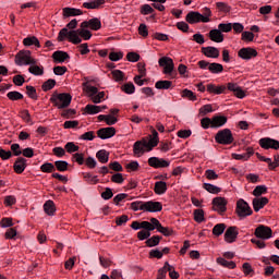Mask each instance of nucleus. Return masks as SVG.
<instances>
[{
  "label": "nucleus",
  "mask_w": 279,
  "mask_h": 279,
  "mask_svg": "<svg viewBox=\"0 0 279 279\" xmlns=\"http://www.w3.org/2000/svg\"><path fill=\"white\" fill-rule=\"evenodd\" d=\"M65 38H68L69 41L73 45H80V43H82V38L85 40H90V38H93V34L90 31L84 29L83 27L77 31H69L68 28H62L59 32L58 40L59 43H62Z\"/></svg>",
  "instance_id": "nucleus-1"
},
{
  "label": "nucleus",
  "mask_w": 279,
  "mask_h": 279,
  "mask_svg": "<svg viewBox=\"0 0 279 279\" xmlns=\"http://www.w3.org/2000/svg\"><path fill=\"white\" fill-rule=\"evenodd\" d=\"M160 140L158 138V131L153 130V137L147 140L137 141L133 145V154L141 158L146 151H151L154 147H158Z\"/></svg>",
  "instance_id": "nucleus-2"
},
{
  "label": "nucleus",
  "mask_w": 279,
  "mask_h": 279,
  "mask_svg": "<svg viewBox=\"0 0 279 279\" xmlns=\"http://www.w3.org/2000/svg\"><path fill=\"white\" fill-rule=\"evenodd\" d=\"M131 208L135 213L138 210H143L144 213H160L162 210V203L156 201H135L131 203Z\"/></svg>",
  "instance_id": "nucleus-3"
},
{
  "label": "nucleus",
  "mask_w": 279,
  "mask_h": 279,
  "mask_svg": "<svg viewBox=\"0 0 279 279\" xmlns=\"http://www.w3.org/2000/svg\"><path fill=\"white\" fill-rule=\"evenodd\" d=\"M72 99L73 97L71 96V94H59L57 92H54L50 97L51 104H53V106H56V108H58L59 110H64V108H69V106H71Z\"/></svg>",
  "instance_id": "nucleus-4"
},
{
  "label": "nucleus",
  "mask_w": 279,
  "mask_h": 279,
  "mask_svg": "<svg viewBox=\"0 0 279 279\" xmlns=\"http://www.w3.org/2000/svg\"><path fill=\"white\" fill-rule=\"evenodd\" d=\"M215 141L218 145H232L234 143V135L230 129H222L215 135Z\"/></svg>",
  "instance_id": "nucleus-5"
},
{
  "label": "nucleus",
  "mask_w": 279,
  "mask_h": 279,
  "mask_svg": "<svg viewBox=\"0 0 279 279\" xmlns=\"http://www.w3.org/2000/svg\"><path fill=\"white\" fill-rule=\"evenodd\" d=\"M235 213L240 219H245L246 217H250L253 215L252 207H250V204L245 202V199L240 198L236 202Z\"/></svg>",
  "instance_id": "nucleus-6"
},
{
  "label": "nucleus",
  "mask_w": 279,
  "mask_h": 279,
  "mask_svg": "<svg viewBox=\"0 0 279 279\" xmlns=\"http://www.w3.org/2000/svg\"><path fill=\"white\" fill-rule=\"evenodd\" d=\"M15 64H17V66H23V64L31 66V64H37V61L32 58V51L22 50L15 56Z\"/></svg>",
  "instance_id": "nucleus-7"
},
{
  "label": "nucleus",
  "mask_w": 279,
  "mask_h": 279,
  "mask_svg": "<svg viewBox=\"0 0 279 279\" xmlns=\"http://www.w3.org/2000/svg\"><path fill=\"white\" fill-rule=\"evenodd\" d=\"M199 69L209 71V73L219 74L223 73V65L220 63H210L206 60L198 61Z\"/></svg>",
  "instance_id": "nucleus-8"
},
{
  "label": "nucleus",
  "mask_w": 279,
  "mask_h": 279,
  "mask_svg": "<svg viewBox=\"0 0 279 279\" xmlns=\"http://www.w3.org/2000/svg\"><path fill=\"white\" fill-rule=\"evenodd\" d=\"M86 89L93 104H101V101H104V97H106V92H99V89L93 85H88Z\"/></svg>",
  "instance_id": "nucleus-9"
},
{
  "label": "nucleus",
  "mask_w": 279,
  "mask_h": 279,
  "mask_svg": "<svg viewBox=\"0 0 279 279\" xmlns=\"http://www.w3.org/2000/svg\"><path fill=\"white\" fill-rule=\"evenodd\" d=\"M185 20L190 25H195V23H210V19L204 17L202 13L195 11L189 12Z\"/></svg>",
  "instance_id": "nucleus-10"
},
{
  "label": "nucleus",
  "mask_w": 279,
  "mask_h": 279,
  "mask_svg": "<svg viewBox=\"0 0 279 279\" xmlns=\"http://www.w3.org/2000/svg\"><path fill=\"white\" fill-rule=\"evenodd\" d=\"M255 236L257 239H263L264 241H267L268 239H271V236H272L271 228H269L265 225H259L255 229Z\"/></svg>",
  "instance_id": "nucleus-11"
},
{
  "label": "nucleus",
  "mask_w": 279,
  "mask_h": 279,
  "mask_svg": "<svg viewBox=\"0 0 279 279\" xmlns=\"http://www.w3.org/2000/svg\"><path fill=\"white\" fill-rule=\"evenodd\" d=\"M159 66H163L165 75H171L173 73L174 64L173 59L169 57H162L158 61Z\"/></svg>",
  "instance_id": "nucleus-12"
},
{
  "label": "nucleus",
  "mask_w": 279,
  "mask_h": 279,
  "mask_svg": "<svg viewBox=\"0 0 279 279\" xmlns=\"http://www.w3.org/2000/svg\"><path fill=\"white\" fill-rule=\"evenodd\" d=\"M149 167H153V169H166L171 165V161L158 157H150L148 159Z\"/></svg>",
  "instance_id": "nucleus-13"
},
{
  "label": "nucleus",
  "mask_w": 279,
  "mask_h": 279,
  "mask_svg": "<svg viewBox=\"0 0 279 279\" xmlns=\"http://www.w3.org/2000/svg\"><path fill=\"white\" fill-rule=\"evenodd\" d=\"M238 56L242 60H252V58H256V56H258V51L252 47L241 48Z\"/></svg>",
  "instance_id": "nucleus-14"
},
{
  "label": "nucleus",
  "mask_w": 279,
  "mask_h": 279,
  "mask_svg": "<svg viewBox=\"0 0 279 279\" xmlns=\"http://www.w3.org/2000/svg\"><path fill=\"white\" fill-rule=\"evenodd\" d=\"M259 146L263 149H279V141L270 137H263L259 140Z\"/></svg>",
  "instance_id": "nucleus-15"
},
{
  "label": "nucleus",
  "mask_w": 279,
  "mask_h": 279,
  "mask_svg": "<svg viewBox=\"0 0 279 279\" xmlns=\"http://www.w3.org/2000/svg\"><path fill=\"white\" fill-rule=\"evenodd\" d=\"M213 206H214V210H216V213H219L220 215L226 213V210H228V208L226 206H228V201H226V198L223 197H215L213 199Z\"/></svg>",
  "instance_id": "nucleus-16"
},
{
  "label": "nucleus",
  "mask_w": 279,
  "mask_h": 279,
  "mask_svg": "<svg viewBox=\"0 0 279 279\" xmlns=\"http://www.w3.org/2000/svg\"><path fill=\"white\" fill-rule=\"evenodd\" d=\"M81 27L83 29L90 27L94 32H99V29H101V21L97 17H94V19H90L89 21H84L81 24Z\"/></svg>",
  "instance_id": "nucleus-17"
},
{
  "label": "nucleus",
  "mask_w": 279,
  "mask_h": 279,
  "mask_svg": "<svg viewBox=\"0 0 279 279\" xmlns=\"http://www.w3.org/2000/svg\"><path fill=\"white\" fill-rule=\"evenodd\" d=\"M117 134V129L109 126V128H102L97 131L98 138H101V141H106L107 138H112Z\"/></svg>",
  "instance_id": "nucleus-18"
},
{
  "label": "nucleus",
  "mask_w": 279,
  "mask_h": 279,
  "mask_svg": "<svg viewBox=\"0 0 279 279\" xmlns=\"http://www.w3.org/2000/svg\"><path fill=\"white\" fill-rule=\"evenodd\" d=\"M238 236H239V228L236 227H229L225 232V241L227 243H234Z\"/></svg>",
  "instance_id": "nucleus-19"
},
{
  "label": "nucleus",
  "mask_w": 279,
  "mask_h": 279,
  "mask_svg": "<svg viewBox=\"0 0 279 279\" xmlns=\"http://www.w3.org/2000/svg\"><path fill=\"white\" fill-rule=\"evenodd\" d=\"M227 88L228 90H231V93H233L238 99H244L246 96V92L243 90V88H241V86H239L236 83H228Z\"/></svg>",
  "instance_id": "nucleus-20"
},
{
  "label": "nucleus",
  "mask_w": 279,
  "mask_h": 279,
  "mask_svg": "<svg viewBox=\"0 0 279 279\" xmlns=\"http://www.w3.org/2000/svg\"><path fill=\"white\" fill-rule=\"evenodd\" d=\"M144 230H149L150 232H154V230L159 231L162 225L160 223V220L157 218H150L149 221H143Z\"/></svg>",
  "instance_id": "nucleus-21"
},
{
  "label": "nucleus",
  "mask_w": 279,
  "mask_h": 279,
  "mask_svg": "<svg viewBox=\"0 0 279 279\" xmlns=\"http://www.w3.org/2000/svg\"><path fill=\"white\" fill-rule=\"evenodd\" d=\"M211 119H213L211 128L214 129L223 128V125L228 123V117L222 116L221 113L215 114Z\"/></svg>",
  "instance_id": "nucleus-22"
},
{
  "label": "nucleus",
  "mask_w": 279,
  "mask_h": 279,
  "mask_svg": "<svg viewBox=\"0 0 279 279\" xmlns=\"http://www.w3.org/2000/svg\"><path fill=\"white\" fill-rule=\"evenodd\" d=\"M14 171L15 173H23V171H25V169L27 168V159L23 158V157H19L14 165H13Z\"/></svg>",
  "instance_id": "nucleus-23"
},
{
  "label": "nucleus",
  "mask_w": 279,
  "mask_h": 279,
  "mask_svg": "<svg viewBox=\"0 0 279 279\" xmlns=\"http://www.w3.org/2000/svg\"><path fill=\"white\" fill-rule=\"evenodd\" d=\"M70 58L71 57L69 56V53L62 50H57L52 53V59L58 64H62V62H66V60H69Z\"/></svg>",
  "instance_id": "nucleus-24"
},
{
  "label": "nucleus",
  "mask_w": 279,
  "mask_h": 279,
  "mask_svg": "<svg viewBox=\"0 0 279 279\" xmlns=\"http://www.w3.org/2000/svg\"><path fill=\"white\" fill-rule=\"evenodd\" d=\"M269 204V198L267 197H256L253 198V208L255 213H258V210L265 208Z\"/></svg>",
  "instance_id": "nucleus-25"
},
{
  "label": "nucleus",
  "mask_w": 279,
  "mask_h": 279,
  "mask_svg": "<svg viewBox=\"0 0 279 279\" xmlns=\"http://www.w3.org/2000/svg\"><path fill=\"white\" fill-rule=\"evenodd\" d=\"M226 85H215V84H208L207 85V93H210L211 95H223L226 93Z\"/></svg>",
  "instance_id": "nucleus-26"
},
{
  "label": "nucleus",
  "mask_w": 279,
  "mask_h": 279,
  "mask_svg": "<svg viewBox=\"0 0 279 279\" xmlns=\"http://www.w3.org/2000/svg\"><path fill=\"white\" fill-rule=\"evenodd\" d=\"M202 53L206 56V58H218L219 57V49L208 46L202 48Z\"/></svg>",
  "instance_id": "nucleus-27"
},
{
  "label": "nucleus",
  "mask_w": 279,
  "mask_h": 279,
  "mask_svg": "<svg viewBox=\"0 0 279 279\" xmlns=\"http://www.w3.org/2000/svg\"><path fill=\"white\" fill-rule=\"evenodd\" d=\"M209 39L213 40V43H223V35L221 31L218 28H214L208 33Z\"/></svg>",
  "instance_id": "nucleus-28"
},
{
  "label": "nucleus",
  "mask_w": 279,
  "mask_h": 279,
  "mask_svg": "<svg viewBox=\"0 0 279 279\" xmlns=\"http://www.w3.org/2000/svg\"><path fill=\"white\" fill-rule=\"evenodd\" d=\"M24 47H37V49H40V41L38 40V37L36 36H28L23 39Z\"/></svg>",
  "instance_id": "nucleus-29"
},
{
  "label": "nucleus",
  "mask_w": 279,
  "mask_h": 279,
  "mask_svg": "<svg viewBox=\"0 0 279 279\" xmlns=\"http://www.w3.org/2000/svg\"><path fill=\"white\" fill-rule=\"evenodd\" d=\"M254 156V148L248 147L246 148V153L244 154H233L232 158L234 160H250V157Z\"/></svg>",
  "instance_id": "nucleus-30"
},
{
  "label": "nucleus",
  "mask_w": 279,
  "mask_h": 279,
  "mask_svg": "<svg viewBox=\"0 0 279 279\" xmlns=\"http://www.w3.org/2000/svg\"><path fill=\"white\" fill-rule=\"evenodd\" d=\"M154 191L156 195H165L167 193V182L157 181L155 183Z\"/></svg>",
  "instance_id": "nucleus-31"
},
{
  "label": "nucleus",
  "mask_w": 279,
  "mask_h": 279,
  "mask_svg": "<svg viewBox=\"0 0 279 279\" xmlns=\"http://www.w3.org/2000/svg\"><path fill=\"white\" fill-rule=\"evenodd\" d=\"M96 158L101 162L102 165H106L110 158V153L106 149H100L96 153Z\"/></svg>",
  "instance_id": "nucleus-32"
},
{
  "label": "nucleus",
  "mask_w": 279,
  "mask_h": 279,
  "mask_svg": "<svg viewBox=\"0 0 279 279\" xmlns=\"http://www.w3.org/2000/svg\"><path fill=\"white\" fill-rule=\"evenodd\" d=\"M171 86H173V82L171 81H157L155 83V88H157V90H169Z\"/></svg>",
  "instance_id": "nucleus-33"
},
{
  "label": "nucleus",
  "mask_w": 279,
  "mask_h": 279,
  "mask_svg": "<svg viewBox=\"0 0 279 279\" xmlns=\"http://www.w3.org/2000/svg\"><path fill=\"white\" fill-rule=\"evenodd\" d=\"M160 241H162V236L153 235L146 240V247H156L157 245H160Z\"/></svg>",
  "instance_id": "nucleus-34"
},
{
  "label": "nucleus",
  "mask_w": 279,
  "mask_h": 279,
  "mask_svg": "<svg viewBox=\"0 0 279 279\" xmlns=\"http://www.w3.org/2000/svg\"><path fill=\"white\" fill-rule=\"evenodd\" d=\"M28 73H32V75H45V68L43 65L31 64L28 68Z\"/></svg>",
  "instance_id": "nucleus-35"
},
{
  "label": "nucleus",
  "mask_w": 279,
  "mask_h": 279,
  "mask_svg": "<svg viewBox=\"0 0 279 279\" xmlns=\"http://www.w3.org/2000/svg\"><path fill=\"white\" fill-rule=\"evenodd\" d=\"M217 263H218V265H221V267H226L227 269H235L236 268V263L228 262V259H226L223 257H218Z\"/></svg>",
  "instance_id": "nucleus-36"
},
{
  "label": "nucleus",
  "mask_w": 279,
  "mask_h": 279,
  "mask_svg": "<svg viewBox=\"0 0 279 279\" xmlns=\"http://www.w3.org/2000/svg\"><path fill=\"white\" fill-rule=\"evenodd\" d=\"M82 14V10L75 8H64L63 9V16H80Z\"/></svg>",
  "instance_id": "nucleus-37"
},
{
  "label": "nucleus",
  "mask_w": 279,
  "mask_h": 279,
  "mask_svg": "<svg viewBox=\"0 0 279 279\" xmlns=\"http://www.w3.org/2000/svg\"><path fill=\"white\" fill-rule=\"evenodd\" d=\"M84 111L86 114H99V112H101V106L86 105Z\"/></svg>",
  "instance_id": "nucleus-38"
},
{
  "label": "nucleus",
  "mask_w": 279,
  "mask_h": 279,
  "mask_svg": "<svg viewBox=\"0 0 279 279\" xmlns=\"http://www.w3.org/2000/svg\"><path fill=\"white\" fill-rule=\"evenodd\" d=\"M104 5V1H89L83 3V8H86L87 10H99Z\"/></svg>",
  "instance_id": "nucleus-39"
},
{
  "label": "nucleus",
  "mask_w": 279,
  "mask_h": 279,
  "mask_svg": "<svg viewBox=\"0 0 279 279\" xmlns=\"http://www.w3.org/2000/svg\"><path fill=\"white\" fill-rule=\"evenodd\" d=\"M203 189H205V191H207L208 193H213L214 195L221 193V187L210 183H204Z\"/></svg>",
  "instance_id": "nucleus-40"
},
{
  "label": "nucleus",
  "mask_w": 279,
  "mask_h": 279,
  "mask_svg": "<svg viewBox=\"0 0 279 279\" xmlns=\"http://www.w3.org/2000/svg\"><path fill=\"white\" fill-rule=\"evenodd\" d=\"M44 210L49 216L53 215V213H56V204L53 203V201H47L44 204Z\"/></svg>",
  "instance_id": "nucleus-41"
},
{
  "label": "nucleus",
  "mask_w": 279,
  "mask_h": 279,
  "mask_svg": "<svg viewBox=\"0 0 279 279\" xmlns=\"http://www.w3.org/2000/svg\"><path fill=\"white\" fill-rule=\"evenodd\" d=\"M121 89L126 95H134V93L136 92V87L134 86V83H132V82H129V83H125L124 85H122Z\"/></svg>",
  "instance_id": "nucleus-42"
},
{
  "label": "nucleus",
  "mask_w": 279,
  "mask_h": 279,
  "mask_svg": "<svg viewBox=\"0 0 279 279\" xmlns=\"http://www.w3.org/2000/svg\"><path fill=\"white\" fill-rule=\"evenodd\" d=\"M43 173H53L56 171V165L51 162H45L40 166Z\"/></svg>",
  "instance_id": "nucleus-43"
},
{
  "label": "nucleus",
  "mask_w": 279,
  "mask_h": 279,
  "mask_svg": "<svg viewBox=\"0 0 279 279\" xmlns=\"http://www.w3.org/2000/svg\"><path fill=\"white\" fill-rule=\"evenodd\" d=\"M54 168L57 169V171H69V162L64 161V160H58L54 162Z\"/></svg>",
  "instance_id": "nucleus-44"
},
{
  "label": "nucleus",
  "mask_w": 279,
  "mask_h": 279,
  "mask_svg": "<svg viewBox=\"0 0 279 279\" xmlns=\"http://www.w3.org/2000/svg\"><path fill=\"white\" fill-rule=\"evenodd\" d=\"M64 149L68 151V154H75V151H80V146L75 145L74 142H68Z\"/></svg>",
  "instance_id": "nucleus-45"
},
{
  "label": "nucleus",
  "mask_w": 279,
  "mask_h": 279,
  "mask_svg": "<svg viewBox=\"0 0 279 279\" xmlns=\"http://www.w3.org/2000/svg\"><path fill=\"white\" fill-rule=\"evenodd\" d=\"M223 232H226L225 223H218L213 229V234H215V236H221V234H223Z\"/></svg>",
  "instance_id": "nucleus-46"
},
{
  "label": "nucleus",
  "mask_w": 279,
  "mask_h": 279,
  "mask_svg": "<svg viewBox=\"0 0 279 279\" xmlns=\"http://www.w3.org/2000/svg\"><path fill=\"white\" fill-rule=\"evenodd\" d=\"M181 96L186 98V99H190V101H196L197 100V96L191 89H183Z\"/></svg>",
  "instance_id": "nucleus-47"
},
{
  "label": "nucleus",
  "mask_w": 279,
  "mask_h": 279,
  "mask_svg": "<svg viewBox=\"0 0 279 279\" xmlns=\"http://www.w3.org/2000/svg\"><path fill=\"white\" fill-rule=\"evenodd\" d=\"M7 97L11 101H19V100L23 99V94H21L20 92L14 90V92H9L7 94Z\"/></svg>",
  "instance_id": "nucleus-48"
},
{
  "label": "nucleus",
  "mask_w": 279,
  "mask_h": 279,
  "mask_svg": "<svg viewBox=\"0 0 279 279\" xmlns=\"http://www.w3.org/2000/svg\"><path fill=\"white\" fill-rule=\"evenodd\" d=\"M149 236H151L150 230L144 229V230H141L140 232H137V239L140 241H147L149 239Z\"/></svg>",
  "instance_id": "nucleus-49"
},
{
  "label": "nucleus",
  "mask_w": 279,
  "mask_h": 279,
  "mask_svg": "<svg viewBox=\"0 0 279 279\" xmlns=\"http://www.w3.org/2000/svg\"><path fill=\"white\" fill-rule=\"evenodd\" d=\"M54 86H56V80L49 78L41 85V88L44 93H47V90H51Z\"/></svg>",
  "instance_id": "nucleus-50"
},
{
  "label": "nucleus",
  "mask_w": 279,
  "mask_h": 279,
  "mask_svg": "<svg viewBox=\"0 0 279 279\" xmlns=\"http://www.w3.org/2000/svg\"><path fill=\"white\" fill-rule=\"evenodd\" d=\"M26 94L31 99H38V93L36 92V87L27 85L26 86Z\"/></svg>",
  "instance_id": "nucleus-51"
},
{
  "label": "nucleus",
  "mask_w": 279,
  "mask_h": 279,
  "mask_svg": "<svg viewBox=\"0 0 279 279\" xmlns=\"http://www.w3.org/2000/svg\"><path fill=\"white\" fill-rule=\"evenodd\" d=\"M265 193H267V186L265 185H257L253 191L255 197H260V195H265Z\"/></svg>",
  "instance_id": "nucleus-52"
},
{
  "label": "nucleus",
  "mask_w": 279,
  "mask_h": 279,
  "mask_svg": "<svg viewBox=\"0 0 279 279\" xmlns=\"http://www.w3.org/2000/svg\"><path fill=\"white\" fill-rule=\"evenodd\" d=\"M109 60H111V62H119V60H123V52H116L112 51L109 53Z\"/></svg>",
  "instance_id": "nucleus-53"
},
{
  "label": "nucleus",
  "mask_w": 279,
  "mask_h": 279,
  "mask_svg": "<svg viewBox=\"0 0 279 279\" xmlns=\"http://www.w3.org/2000/svg\"><path fill=\"white\" fill-rule=\"evenodd\" d=\"M218 29L220 31V33H225L228 34L229 32H232V23H220L218 25Z\"/></svg>",
  "instance_id": "nucleus-54"
},
{
  "label": "nucleus",
  "mask_w": 279,
  "mask_h": 279,
  "mask_svg": "<svg viewBox=\"0 0 279 279\" xmlns=\"http://www.w3.org/2000/svg\"><path fill=\"white\" fill-rule=\"evenodd\" d=\"M215 110L213 109V105H204L201 109H199V116L201 117H206V114H208L209 112H214Z\"/></svg>",
  "instance_id": "nucleus-55"
},
{
  "label": "nucleus",
  "mask_w": 279,
  "mask_h": 279,
  "mask_svg": "<svg viewBox=\"0 0 279 279\" xmlns=\"http://www.w3.org/2000/svg\"><path fill=\"white\" fill-rule=\"evenodd\" d=\"M204 210L203 209H196L194 210V220L197 223H202V221H204Z\"/></svg>",
  "instance_id": "nucleus-56"
},
{
  "label": "nucleus",
  "mask_w": 279,
  "mask_h": 279,
  "mask_svg": "<svg viewBox=\"0 0 279 279\" xmlns=\"http://www.w3.org/2000/svg\"><path fill=\"white\" fill-rule=\"evenodd\" d=\"M167 271L169 272V277L171 279H179L180 278V274H178V271H175V268L171 265H169L168 263V266H167Z\"/></svg>",
  "instance_id": "nucleus-57"
},
{
  "label": "nucleus",
  "mask_w": 279,
  "mask_h": 279,
  "mask_svg": "<svg viewBox=\"0 0 279 279\" xmlns=\"http://www.w3.org/2000/svg\"><path fill=\"white\" fill-rule=\"evenodd\" d=\"M167 267H169V262H166L163 267L158 270L157 279L167 278Z\"/></svg>",
  "instance_id": "nucleus-58"
},
{
  "label": "nucleus",
  "mask_w": 279,
  "mask_h": 279,
  "mask_svg": "<svg viewBox=\"0 0 279 279\" xmlns=\"http://www.w3.org/2000/svg\"><path fill=\"white\" fill-rule=\"evenodd\" d=\"M201 125L204 130H208V128H213V118H203L201 120Z\"/></svg>",
  "instance_id": "nucleus-59"
},
{
  "label": "nucleus",
  "mask_w": 279,
  "mask_h": 279,
  "mask_svg": "<svg viewBox=\"0 0 279 279\" xmlns=\"http://www.w3.org/2000/svg\"><path fill=\"white\" fill-rule=\"evenodd\" d=\"M114 196V193H112V189L110 187H106L105 191L101 193V197L102 199H112V197Z\"/></svg>",
  "instance_id": "nucleus-60"
},
{
  "label": "nucleus",
  "mask_w": 279,
  "mask_h": 279,
  "mask_svg": "<svg viewBox=\"0 0 279 279\" xmlns=\"http://www.w3.org/2000/svg\"><path fill=\"white\" fill-rule=\"evenodd\" d=\"M141 14H154V8H151L149 4H144L141 7Z\"/></svg>",
  "instance_id": "nucleus-61"
},
{
  "label": "nucleus",
  "mask_w": 279,
  "mask_h": 279,
  "mask_svg": "<svg viewBox=\"0 0 279 279\" xmlns=\"http://www.w3.org/2000/svg\"><path fill=\"white\" fill-rule=\"evenodd\" d=\"M205 175L207 178V180H218L219 179V174H217V172H215V170H206L205 171Z\"/></svg>",
  "instance_id": "nucleus-62"
},
{
  "label": "nucleus",
  "mask_w": 279,
  "mask_h": 279,
  "mask_svg": "<svg viewBox=\"0 0 279 279\" xmlns=\"http://www.w3.org/2000/svg\"><path fill=\"white\" fill-rule=\"evenodd\" d=\"M11 157H12V151L0 148L1 160H10Z\"/></svg>",
  "instance_id": "nucleus-63"
},
{
  "label": "nucleus",
  "mask_w": 279,
  "mask_h": 279,
  "mask_svg": "<svg viewBox=\"0 0 279 279\" xmlns=\"http://www.w3.org/2000/svg\"><path fill=\"white\" fill-rule=\"evenodd\" d=\"M12 218H2V220L0 221V228H12Z\"/></svg>",
  "instance_id": "nucleus-64"
}]
</instances>
